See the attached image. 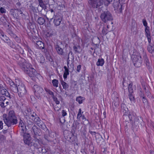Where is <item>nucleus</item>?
Returning <instances> with one entry per match:
<instances>
[{
	"label": "nucleus",
	"instance_id": "obj_6",
	"mask_svg": "<svg viewBox=\"0 0 154 154\" xmlns=\"http://www.w3.org/2000/svg\"><path fill=\"white\" fill-rule=\"evenodd\" d=\"M103 2V0H89V1L91 7L94 9L100 8Z\"/></svg>",
	"mask_w": 154,
	"mask_h": 154
},
{
	"label": "nucleus",
	"instance_id": "obj_20",
	"mask_svg": "<svg viewBox=\"0 0 154 154\" xmlns=\"http://www.w3.org/2000/svg\"><path fill=\"white\" fill-rule=\"evenodd\" d=\"M127 116V117H125V118H128L129 120L132 122V123H133V122L137 118L136 114L133 112H129V114L128 113Z\"/></svg>",
	"mask_w": 154,
	"mask_h": 154
},
{
	"label": "nucleus",
	"instance_id": "obj_46",
	"mask_svg": "<svg viewBox=\"0 0 154 154\" xmlns=\"http://www.w3.org/2000/svg\"><path fill=\"white\" fill-rule=\"evenodd\" d=\"M142 22H143V26L145 27H149L147 26V22L146 20V19L145 18L143 19Z\"/></svg>",
	"mask_w": 154,
	"mask_h": 154
},
{
	"label": "nucleus",
	"instance_id": "obj_24",
	"mask_svg": "<svg viewBox=\"0 0 154 154\" xmlns=\"http://www.w3.org/2000/svg\"><path fill=\"white\" fill-rule=\"evenodd\" d=\"M46 19L43 17H39L38 18L37 22L40 25H43L44 24L45 25Z\"/></svg>",
	"mask_w": 154,
	"mask_h": 154
},
{
	"label": "nucleus",
	"instance_id": "obj_35",
	"mask_svg": "<svg viewBox=\"0 0 154 154\" xmlns=\"http://www.w3.org/2000/svg\"><path fill=\"white\" fill-rule=\"evenodd\" d=\"M133 85V84L132 82L128 85V88L129 93H133V90L132 88Z\"/></svg>",
	"mask_w": 154,
	"mask_h": 154
},
{
	"label": "nucleus",
	"instance_id": "obj_30",
	"mask_svg": "<svg viewBox=\"0 0 154 154\" xmlns=\"http://www.w3.org/2000/svg\"><path fill=\"white\" fill-rule=\"evenodd\" d=\"M38 4L39 6L45 10L47 9V6L45 5L44 3L43 0H39L38 1Z\"/></svg>",
	"mask_w": 154,
	"mask_h": 154
},
{
	"label": "nucleus",
	"instance_id": "obj_55",
	"mask_svg": "<svg viewBox=\"0 0 154 154\" xmlns=\"http://www.w3.org/2000/svg\"><path fill=\"white\" fill-rule=\"evenodd\" d=\"M0 12L2 14L5 13L6 12V10L2 7H1L0 8Z\"/></svg>",
	"mask_w": 154,
	"mask_h": 154
},
{
	"label": "nucleus",
	"instance_id": "obj_21",
	"mask_svg": "<svg viewBox=\"0 0 154 154\" xmlns=\"http://www.w3.org/2000/svg\"><path fill=\"white\" fill-rule=\"evenodd\" d=\"M19 127L21 128V130L22 131V132H21V133L23 134L26 133L27 129L26 126L25 125V124L24 123L23 121L21 119H20V120L19 122Z\"/></svg>",
	"mask_w": 154,
	"mask_h": 154
},
{
	"label": "nucleus",
	"instance_id": "obj_39",
	"mask_svg": "<svg viewBox=\"0 0 154 154\" xmlns=\"http://www.w3.org/2000/svg\"><path fill=\"white\" fill-rule=\"evenodd\" d=\"M58 81L56 79H54L52 81V83L53 85L56 88L58 86Z\"/></svg>",
	"mask_w": 154,
	"mask_h": 154
},
{
	"label": "nucleus",
	"instance_id": "obj_38",
	"mask_svg": "<svg viewBox=\"0 0 154 154\" xmlns=\"http://www.w3.org/2000/svg\"><path fill=\"white\" fill-rule=\"evenodd\" d=\"M133 93H129V98L131 101L134 103L135 101V99L134 96L133 94Z\"/></svg>",
	"mask_w": 154,
	"mask_h": 154
},
{
	"label": "nucleus",
	"instance_id": "obj_40",
	"mask_svg": "<svg viewBox=\"0 0 154 154\" xmlns=\"http://www.w3.org/2000/svg\"><path fill=\"white\" fill-rule=\"evenodd\" d=\"M79 123L76 121L73 123L72 126L73 127L75 128L76 129H78L79 128Z\"/></svg>",
	"mask_w": 154,
	"mask_h": 154
},
{
	"label": "nucleus",
	"instance_id": "obj_45",
	"mask_svg": "<svg viewBox=\"0 0 154 154\" xmlns=\"http://www.w3.org/2000/svg\"><path fill=\"white\" fill-rule=\"evenodd\" d=\"M6 91H7V90L5 89V90L4 91V94H2L3 95H4L7 97H9L10 98H11V97H10V94L7 91V92L6 93Z\"/></svg>",
	"mask_w": 154,
	"mask_h": 154
},
{
	"label": "nucleus",
	"instance_id": "obj_34",
	"mask_svg": "<svg viewBox=\"0 0 154 154\" xmlns=\"http://www.w3.org/2000/svg\"><path fill=\"white\" fill-rule=\"evenodd\" d=\"M142 99L143 103H144V106L145 107H146L147 108H149L148 102L147 100L146 99L145 97H143Z\"/></svg>",
	"mask_w": 154,
	"mask_h": 154
},
{
	"label": "nucleus",
	"instance_id": "obj_62",
	"mask_svg": "<svg viewBox=\"0 0 154 154\" xmlns=\"http://www.w3.org/2000/svg\"><path fill=\"white\" fill-rule=\"evenodd\" d=\"M10 87H13V86H14L16 84H15L12 81L10 83Z\"/></svg>",
	"mask_w": 154,
	"mask_h": 154
},
{
	"label": "nucleus",
	"instance_id": "obj_59",
	"mask_svg": "<svg viewBox=\"0 0 154 154\" xmlns=\"http://www.w3.org/2000/svg\"><path fill=\"white\" fill-rule=\"evenodd\" d=\"M44 138L46 140H47L48 141H52V140L51 139H50V138L48 137V136H47L45 134L44 136Z\"/></svg>",
	"mask_w": 154,
	"mask_h": 154
},
{
	"label": "nucleus",
	"instance_id": "obj_4",
	"mask_svg": "<svg viewBox=\"0 0 154 154\" xmlns=\"http://www.w3.org/2000/svg\"><path fill=\"white\" fill-rule=\"evenodd\" d=\"M34 92L35 97L40 100L41 97L44 96L45 91L42 88L37 85H34L33 86Z\"/></svg>",
	"mask_w": 154,
	"mask_h": 154
},
{
	"label": "nucleus",
	"instance_id": "obj_37",
	"mask_svg": "<svg viewBox=\"0 0 154 154\" xmlns=\"http://www.w3.org/2000/svg\"><path fill=\"white\" fill-rule=\"evenodd\" d=\"M12 38H14L17 43H20L21 40L20 37L17 36L15 34Z\"/></svg>",
	"mask_w": 154,
	"mask_h": 154
},
{
	"label": "nucleus",
	"instance_id": "obj_61",
	"mask_svg": "<svg viewBox=\"0 0 154 154\" xmlns=\"http://www.w3.org/2000/svg\"><path fill=\"white\" fill-rule=\"evenodd\" d=\"M3 123L2 121H0V130L2 129L3 128Z\"/></svg>",
	"mask_w": 154,
	"mask_h": 154
},
{
	"label": "nucleus",
	"instance_id": "obj_53",
	"mask_svg": "<svg viewBox=\"0 0 154 154\" xmlns=\"http://www.w3.org/2000/svg\"><path fill=\"white\" fill-rule=\"evenodd\" d=\"M6 100V98L3 94L0 96V101H4Z\"/></svg>",
	"mask_w": 154,
	"mask_h": 154
},
{
	"label": "nucleus",
	"instance_id": "obj_16",
	"mask_svg": "<svg viewBox=\"0 0 154 154\" xmlns=\"http://www.w3.org/2000/svg\"><path fill=\"white\" fill-rule=\"evenodd\" d=\"M121 107V112L123 113V117L124 119H125V117H127V115L128 113V109L125 104H122Z\"/></svg>",
	"mask_w": 154,
	"mask_h": 154
},
{
	"label": "nucleus",
	"instance_id": "obj_60",
	"mask_svg": "<svg viewBox=\"0 0 154 154\" xmlns=\"http://www.w3.org/2000/svg\"><path fill=\"white\" fill-rule=\"evenodd\" d=\"M81 68V66L80 65H78L77 67L76 71L78 72H79Z\"/></svg>",
	"mask_w": 154,
	"mask_h": 154
},
{
	"label": "nucleus",
	"instance_id": "obj_9",
	"mask_svg": "<svg viewBox=\"0 0 154 154\" xmlns=\"http://www.w3.org/2000/svg\"><path fill=\"white\" fill-rule=\"evenodd\" d=\"M8 45L13 49L14 51L17 52L22 54H24L23 49L19 45L16 44L11 41Z\"/></svg>",
	"mask_w": 154,
	"mask_h": 154
},
{
	"label": "nucleus",
	"instance_id": "obj_47",
	"mask_svg": "<svg viewBox=\"0 0 154 154\" xmlns=\"http://www.w3.org/2000/svg\"><path fill=\"white\" fill-rule=\"evenodd\" d=\"M81 111L82 110L81 109H79V110L78 113V114L77 115V119H79L81 117V116L82 115V114Z\"/></svg>",
	"mask_w": 154,
	"mask_h": 154
},
{
	"label": "nucleus",
	"instance_id": "obj_48",
	"mask_svg": "<svg viewBox=\"0 0 154 154\" xmlns=\"http://www.w3.org/2000/svg\"><path fill=\"white\" fill-rule=\"evenodd\" d=\"M119 0H113V5L116 6L119 5Z\"/></svg>",
	"mask_w": 154,
	"mask_h": 154
},
{
	"label": "nucleus",
	"instance_id": "obj_32",
	"mask_svg": "<svg viewBox=\"0 0 154 154\" xmlns=\"http://www.w3.org/2000/svg\"><path fill=\"white\" fill-rule=\"evenodd\" d=\"M18 85L17 84H16L13 87H10V89L14 93L18 92Z\"/></svg>",
	"mask_w": 154,
	"mask_h": 154
},
{
	"label": "nucleus",
	"instance_id": "obj_13",
	"mask_svg": "<svg viewBox=\"0 0 154 154\" xmlns=\"http://www.w3.org/2000/svg\"><path fill=\"white\" fill-rule=\"evenodd\" d=\"M31 132L32 134L33 133H34V135L33 137L34 138H36V136H41L42 134V132L40 128L37 127L35 125L32 126Z\"/></svg>",
	"mask_w": 154,
	"mask_h": 154
},
{
	"label": "nucleus",
	"instance_id": "obj_36",
	"mask_svg": "<svg viewBox=\"0 0 154 154\" xmlns=\"http://www.w3.org/2000/svg\"><path fill=\"white\" fill-rule=\"evenodd\" d=\"M84 97L79 96L77 97L76 99V100L79 104L82 103L83 102V100L84 99H83Z\"/></svg>",
	"mask_w": 154,
	"mask_h": 154
},
{
	"label": "nucleus",
	"instance_id": "obj_31",
	"mask_svg": "<svg viewBox=\"0 0 154 154\" xmlns=\"http://www.w3.org/2000/svg\"><path fill=\"white\" fill-rule=\"evenodd\" d=\"M61 83L63 87V89L66 90L68 89L69 87V85L66 82L63 81L62 80H61Z\"/></svg>",
	"mask_w": 154,
	"mask_h": 154
},
{
	"label": "nucleus",
	"instance_id": "obj_58",
	"mask_svg": "<svg viewBox=\"0 0 154 154\" xmlns=\"http://www.w3.org/2000/svg\"><path fill=\"white\" fill-rule=\"evenodd\" d=\"M71 83L73 85L74 87H75L77 85V81L73 80H71Z\"/></svg>",
	"mask_w": 154,
	"mask_h": 154
},
{
	"label": "nucleus",
	"instance_id": "obj_3",
	"mask_svg": "<svg viewBox=\"0 0 154 154\" xmlns=\"http://www.w3.org/2000/svg\"><path fill=\"white\" fill-rule=\"evenodd\" d=\"M131 58L135 66L139 67L141 66L143 60L139 53L137 51L134 52L131 55Z\"/></svg>",
	"mask_w": 154,
	"mask_h": 154
},
{
	"label": "nucleus",
	"instance_id": "obj_26",
	"mask_svg": "<svg viewBox=\"0 0 154 154\" xmlns=\"http://www.w3.org/2000/svg\"><path fill=\"white\" fill-rule=\"evenodd\" d=\"M147 50L149 52L152 54L154 53V45H148Z\"/></svg>",
	"mask_w": 154,
	"mask_h": 154
},
{
	"label": "nucleus",
	"instance_id": "obj_33",
	"mask_svg": "<svg viewBox=\"0 0 154 154\" xmlns=\"http://www.w3.org/2000/svg\"><path fill=\"white\" fill-rule=\"evenodd\" d=\"M145 35L146 36V37L151 36L149 27H145Z\"/></svg>",
	"mask_w": 154,
	"mask_h": 154
},
{
	"label": "nucleus",
	"instance_id": "obj_64",
	"mask_svg": "<svg viewBox=\"0 0 154 154\" xmlns=\"http://www.w3.org/2000/svg\"><path fill=\"white\" fill-rule=\"evenodd\" d=\"M89 132L92 135H95L96 134V133L95 131H89Z\"/></svg>",
	"mask_w": 154,
	"mask_h": 154
},
{
	"label": "nucleus",
	"instance_id": "obj_12",
	"mask_svg": "<svg viewBox=\"0 0 154 154\" xmlns=\"http://www.w3.org/2000/svg\"><path fill=\"white\" fill-rule=\"evenodd\" d=\"M13 58L14 60H19L18 64L21 68L25 64L27 61L23 58L21 57L20 55L18 54H15L13 57Z\"/></svg>",
	"mask_w": 154,
	"mask_h": 154
},
{
	"label": "nucleus",
	"instance_id": "obj_15",
	"mask_svg": "<svg viewBox=\"0 0 154 154\" xmlns=\"http://www.w3.org/2000/svg\"><path fill=\"white\" fill-rule=\"evenodd\" d=\"M142 123H143V121L142 118L140 117H137L132 123L133 125H134L136 126H139V125H142Z\"/></svg>",
	"mask_w": 154,
	"mask_h": 154
},
{
	"label": "nucleus",
	"instance_id": "obj_57",
	"mask_svg": "<svg viewBox=\"0 0 154 154\" xmlns=\"http://www.w3.org/2000/svg\"><path fill=\"white\" fill-rule=\"evenodd\" d=\"M139 92V96L140 97H142L143 98V97H145L144 94L143 92L142 91V90H140Z\"/></svg>",
	"mask_w": 154,
	"mask_h": 154
},
{
	"label": "nucleus",
	"instance_id": "obj_2",
	"mask_svg": "<svg viewBox=\"0 0 154 154\" xmlns=\"http://www.w3.org/2000/svg\"><path fill=\"white\" fill-rule=\"evenodd\" d=\"M21 68L25 73L31 78H33L36 75L35 70L32 67L31 64L27 62Z\"/></svg>",
	"mask_w": 154,
	"mask_h": 154
},
{
	"label": "nucleus",
	"instance_id": "obj_54",
	"mask_svg": "<svg viewBox=\"0 0 154 154\" xmlns=\"http://www.w3.org/2000/svg\"><path fill=\"white\" fill-rule=\"evenodd\" d=\"M146 38H147L148 41L149 43L148 45H153V44H152L151 42V36L146 37Z\"/></svg>",
	"mask_w": 154,
	"mask_h": 154
},
{
	"label": "nucleus",
	"instance_id": "obj_27",
	"mask_svg": "<svg viewBox=\"0 0 154 154\" xmlns=\"http://www.w3.org/2000/svg\"><path fill=\"white\" fill-rule=\"evenodd\" d=\"M104 63V61L103 59H99L96 63V65L97 66H102Z\"/></svg>",
	"mask_w": 154,
	"mask_h": 154
},
{
	"label": "nucleus",
	"instance_id": "obj_28",
	"mask_svg": "<svg viewBox=\"0 0 154 154\" xmlns=\"http://www.w3.org/2000/svg\"><path fill=\"white\" fill-rule=\"evenodd\" d=\"M73 48L75 53H80L79 50L81 49V47L80 45H74L73 46Z\"/></svg>",
	"mask_w": 154,
	"mask_h": 154
},
{
	"label": "nucleus",
	"instance_id": "obj_29",
	"mask_svg": "<svg viewBox=\"0 0 154 154\" xmlns=\"http://www.w3.org/2000/svg\"><path fill=\"white\" fill-rule=\"evenodd\" d=\"M1 39L3 40L5 42L7 43L8 45L11 41L9 37H7L6 35H5Z\"/></svg>",
	"mask_w": 154,
	"mask_h": 154
},
{
	"label": "nucleus",
	"instance_id": "obj_63",
	"mask_svg": "<svg viewBox=\"0 0 154 154\" xmlns=\"http://www.w3.org/2000/svg\"><path fill=\"white\" fill-rule=\"evenodd\" d=\"M0 106L2 108H5V106H4V103L3 102H0Z\"/></svg>",
	"mask_w": 154,
	"mask_h": 154
},
{
	"label": "nucleus",
	"instance_id": "obj_56",
	"mask_svg": "<svg viewBox=\"0 0 154 154\" xmlns=\"http://www.w3.org/2000/svg\"><path fill=\"white\" fill-rule=\"evenodd\" d=\"M47 59L50 62H53V60L52 58L50 56H47Z\"/></svg>",
	"mask_w": 154,
	"mask_h": 154
},
{
	"label": "nucleus",
	"instance_id": "obj_1",
	"mask_svg": "<svg viewBox=\"0 0 154 154\" xmlns=\"http://www.w3.org/2000/svg\"><path fill=\"white\" fill-rule=\"evenodd\" d=\"M3 117L5 124L8 127H11L12 125L17 124L18 123L17 118L15 116L14 112L13 110L10 111L8 113V116L7 117V115L4 114Z\"/></svg>",
	"mask_w": 154,
	"mask_h": 154
},
{
	"label": "nucleus",
	"instance_id": "obj_10",
	"mask_svg": "<svg viewBox=\"0 0 154 154\" xmlns=\"http://www.w3.org/2000/svg\"><path fill=\"white\" fill-rule=\"evenodd\" d=\"M63 135L65 139L72 143L74 144L75 143V140L71 139L73 136H74L70 131L68 130H65L63 132Z\"/></svg>",
	"mask_w": 154,
	"mask_h": 154
},
{
	"label": "nucleus",
	"instance_id": "obj_42",
	"mask_svg": "<svg viewBox=\"0 0 154 154\" xmlns=\"http://www.w3.org/2000/svg\"><path fill=\"white\" fill-rule=\"evenodd\" d=\"M40 59L39 60V62L40 63L43 64L45 61V59L44 57L42 56L41 55L40 56Z\"/></svg>",
	"mask_w": 154,
	"mask_h": 154
},
{
	"label": "nucleus",
	"instance_id": "obj_41",
	"mask_svg": "<svg viewBox=\"0 0 154 154\" xmlns=\"http://www.w3.org/2000/svg\"><path fill=\"white\" fill-rule=\"evenodd\" d=\"M109 32V31H108L105 27H103L102 30V33L103 35H106Z\"/></svg>",
	"mask_w": 154,
	"mask_h": 154
},
{
	"label": "nucleus",
	"instance_id": "obj_43",
	"mask_svg": "<svg viewBox=\"0 0 154 154\" xmlns=\"http://www.w3.org/2000/svg\"><path fill=\"white\" fill-rule=\"evenodd\" d=\"M117 6L118 7L117 9L118 12H119L120 13H122V12L123 5H117Z\"/></svg>",
	"mask_w": 154,
	"mask_h": 154
},
{
	"label": "nucleus",
	"instance_id": "obj_51",
	"mask_svg": "<svg viewBox=\"0 0 154 154\" xmlns=\"http://www.w3.org/2000/svg\"><path fill=\"white\" fill-rule=\"evenodd\" d=\"M5 35L4 32L2 30H0V38L2 39Z\"/></svg>",
	"mask_w": 154,
	"mask_h": 154
},
{
	"label": "nucleus",
	"instance_id": "obj_22",
	"mask_svg": "<svg viewBox=\"0 0 154 154\" xmlns=\"http://www.w3.org/2000/svg\"><path fill=\"white\" fill-rule=\"evenodd\" d=\"M36 47L40 49H44L45 48L44 44L42 41H36Z\"/></svg>",
	"mask_w": 154,
	"mask_h": 154
},
{
	"label": "nucleus",
	"instance_id": "obj_7",
	"mask_svg": "<svg viewBox=\"0 0 154 154\" xmlns=\"http://www.w3.org/2000/svg\"><path fill=\"white\" fill-rule=\"evenodd\" d=\"M20 135L23 136V140L25 145L27 146V147H31L33 145L30 134L25 133L23 134L21 133Z\"/></svg>",
	"mask_w": 154,
	"mask_h": 154
},
{
	"label": "nucleus",
	"instance_id": "obj_18",
	"mask_svg": "<svg viewBox=\"0 0 154 154\" xmlns=\"http://www.w3.org/2000/svg\"><path fill=\"white\" fill-rule=\"evenodd\" d=\"M54 18L53 23H54V25L56 26H59L61 21L62 17L60 15H58L56 16Z\"/></svg>",
	"mask_w": 154,
	"mask_h": 154
},
{
	"label": "nucleus",
	"instance_id": "obj_49",
	"mask_svg": "<svg viewBox=\"0 0 154 154\" xmlns=\"http://www.w3.org/2000/svg\"><path fill=\"white\" fill-rule=\"evenodd\" d=\"M34 121L35 122L37 123V122H39L41 121L39 118L37 116L36 117L34 118Z\"/></svg>",
	"mask_w": 154,
	"mask_h": 154
},
{
	"label": "nucleus",
	"instance_id": "obj_23",
	"mask_svg": "<svg viewBox=\"0 0 154 154\" xmlns=\"http://www.w3.org/2000/svg\"><path fill=\"white\" fill-rule=\"evenodd\" d=\"M10 12L11 14L14 17L17 19L19 16V15L18 11L16 9H11Z\"/></svg>",
	"mask_w": 154,
	"mask_h": 154
},
{
	"label": "nucleus",
	"instance_id": "obj_14",
	"mask_svg": "<svg viewBox=\"0 0 154 154\" xmlns=\"http://www.w3.org/2000/svg\"><path fill=\"white\" fill-rule=\"evenodd\" d=\"M143 59L144 63L146 64V65L150 72L151 71L152 68H151V63L146 53L144 54L143 56Z\"/></svg>",
	"mask_w": 154,
	"mask_h": 154
},
{
	"label": "nucleus",
	"instance_id": "obj_52",
	"mask_svg": "<svg viewBox=\"0 0 154 154\" xmlns=\"http://www.w3.org/2000/svg\"><path fill=\"white\" fill-rule=\"evenodd\" d=\"M62 116L63 117H64L67 115L66 111L65 110H63L61 112Z\"/></svg>",
	"mask_w": 154,
	"mask_h": 154
},
{
	"label": "nucleus",
	"instance_id": "obj_17",
	"mask_svg": "<svg viewBox=\"0 0 154 154\" xmlns=\"http://www.w3.org/2000/svg\"><path fill=\"white\" fill-rule=\"evenodd\" d=\"M35 26V25L32 23H30L28 25L27 28L29 29H30V32H27V34L29 36H31V37H32V40L34 42L33 40V39H35V38H33V37L32 35H31L32 34V32H31L32 31H34L33 29H34V27Z\"/></svg>",
	"mask_w": 154,
	"mask_h": 154
},
{
	"label": "nucleus",
	"instance_id": "obj_11",
	"mask_svg": "<svg viewBox=\"0 0 154 154\" xmlns=\"http://www.w3.org/2000/svg\"><path fill=\"white\" fill-rule=\"evenodd\" d=\"M18 94L20 97H23L26 94V91L24 85L22 83L18 85Z\"/></svg>",
	"mask_w": 154,
	"mask_h": 154
},
{
	"label": "nucleus",
	"instance_id": "obj_25",
	"mask_svg": "<svg viewBox=\"0 0 154 154\" xmlns=\"http://www.w3.org/2000/svg\"><path fill=\"white\" fill-rule=\"evenodd\" d=\"M7 26L8 27L6 30L7 33L12 38L15 34L12 30V27L10 26L9 25H8Z\"/></svg>",
	"mask_w": 154,
	"mask_h": 154
},
{
	"label": "nucleus",
	"instance_id": "obj_44",
	"mask_svg": "<svg viewBox=\"0 0 154 154\" xmlns=\"http://www.w3.org/2000/svg\"><path fill=\"white\" fill-rule=\"evenodd\" d=\"M45 91L46 92L48 93L49 94H50L51 95H52V96H54V93L52 91H51L50 90L47 89V88H45Z\"/></svg>",
	"mask_w": 154,
	"mask_h": 154
},
{
	"label": "nucleus",
	"instance_id": "obj_8",
	"mask_svg": "<svg viewBox=\"0 0 154 154\" xmlns=\"http://www.w3.org/2000/svg\"><path fill=\"white\" fill-rule=\"evenodd\" d=\"M37 125L39 128L42 129L45 132L46 135H48L49 137L51 138L54 137V133L51 131L50 132L42 121H40L39 122H37Z\"/></svg>",
	"mask_w": 154,
	"mask_h": 154
},
{
	"label": "nucleus",
	"instance_id": "obj_19",
	"mask_svg": "<svg viewBox=\"0 0 154 154\" xmlns=\"http://www.w3.org/2000/svg\"><path fill=\"white\" fill-rule=\"evenodd\" d=\"M54 47L56 50L57 54L60 55H63L64 54V51L63 48H60L58 44V43H57L56 45H54Z\"/></svg>",
	"mask_w": 154,
	"mask_h": 154
},
{
	"label": "nucleus",
	"instance_id": "obj_50",
	"mask_svg": "<svg viewBox=\"0 0 154 154\" xmlns=\"http://www.w3.org/2000/svg\"><path fill=\"white\" fill-rule=\"evenodd\" d=\"M77 130L75 128L73 127V126H72V129L71 130V131L70 132H71L72 134L74 136V134L75 133V130Z\"/></svg>",
	"mask_w": 154,
	"mask_h": 154
},
{
	"label": "nucleus",
	"instance_id": "obj_5",
	"mask_svg": "<svg viewBox=\"0 0 154 154\" xmlns=\"http://www.w3.org/2000/svg\"><path fill=\"white\" fill-rule=\"evenodd\" d=\"M100 17L101 20L105 23L113 20L112 14L108 11H102L100 15Z\"/></svg>",
	"mask_w": 154,
	"mask_h": 154
}]
</instances>
